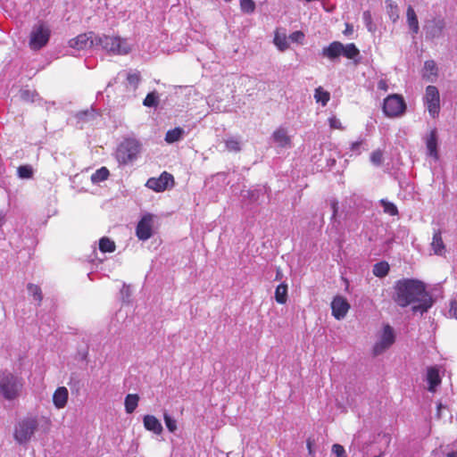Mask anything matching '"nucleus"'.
<instances>
[{
  "label": "nucleus",
  "mask_w": 457,
  "mask_h": 457,
  "mask_svg": "<svg viewBox=\"0 0 457 457\" xmlns=\"http://www.w3.org/2000/svg\"><path fill=\"white\" fill-rule=\"evenodd\" d=\"M395 291L394 301L401 307H406L416 302L420 303L412 306L413 312H427L433 304L432 298L421 281L409 278L398 280L395 283Z\"/></svg>",
  "instance_id": "obj_1"
},
{
  "label": "nucleus",
  "mask_w": 457,
  "mask_h": 457,
  "mask_svg": "<svg viewBox=\"0 0 457 457\" xmlns=\"http://www.w3.org/2000/svg\"><path fill=\"white\" fill-rule=\"evenodd\" d=\"M23 388L21 378L12 373H4L0 377V395L8 401L18 398Z\"/></svg>",
  "instance_id": "obj_2"
},
{
  "label": "nucleus",
  "mask_w": 457,
  "mask_h": 457,
  "mask_svg": "<svg viewBox=\"0 0 457 457\" xmlns=\"http://www.w3.org/2000/svg\"><path fill=\"white\" fill-rule=\"evenodd\" d=\"M96 46H101L107 53L114 55H124L130 52V46L125 38L120 37L97 36Z\"/></svg>",
  "instance_id": "obj_3"
},
{
  "label": "nucleus",
  "mask_w": 457,
  "mask_h": 457,
  "mask_svg": "<svg viewBox=\"0 0 457 457\" xmlns=\"http://www.w3.org/2000/svg\"><path fill=\"white\" fill-rule=\"evenodd\" d=\"M360 54V51L353 43L343 45L339 41H333L321 51V55L329 60H335L340 55L347 59H354Z\"/></svg>",
  "instance_id": "obj_4"
},
{
  "label": "nucleus",
  "mask_w": 457,
  "mask_h": 457,
  "mask_svg": "<svg viewBox=\"0 0 457 457\" xmlns=\"http://www.w3.org/2000/svg\"><path fill=\"white\" fill-rule=\"evenodd\" d=\"M141 151V144L135 138L124 139L117 147L115 157L120 164L126 165L135 161Z\"/></svg>",
  "instance_id": "obj_5"
},
{
  "label": "nucleus",
  "mask_w": 457,
  "mask_h": 457,
  "mask_svg": "<svg viewBox=\"0 0 457 457\" xmlns=\"http://www.w3.org/2000/svg\"><path fill=\"white\" fill-rule=\"evenodd\" d=\"M38 422L35 417L20 420L14 427L13 437L20 445L28 443L37 430Z\"/></svg>",
  "instance_id": "obj_6"
},
{
  "label": "nucleus",
  "mask_w": 457,
  "mask_h": 457,
  "mask_svg": "<svg viewBox=\"0 0 457 457\" xmlns=\"http://www.w3.org/2000/svg\"><path fill=\"white\" fill-rule=\"evenodd\" d=\"M406 104L400 95H390L384 100L383 111L388 117H396L405 112Z\"/></svg>",
  "instance_id": "obj_7"
},
{
  "label": "nucleus",
  "mask_w": 457,
  "mask_h": 457,
  "mask_svg": "<svg viewBox=\"0 0 457 457\" xmlns=\"http://www.w3.org/2000/svg\"><path fill=\"white\" fill-rule=\"evenodd\" d=\"M395 341V335L389 324L383 326L379 340L373 346V354L379 355L388 349Z\"/></svg>",
  "instance_id": "obj_8"
},
{
  "label": "nucleus",
  "mask_w": 457,
  "mask_h": 457,
  "mask_svg": "<svg viewBox=\"0 0 457 457\" xmlns=\"http://www.w3.org/2000/svg\"><path fill=\"white\" fill-rule=\"evenodd\" d=\"M424 102L430 116L436 118L440 112V95L436 87H427Z\"/></svg>",
  "instance_id": "obj_9"
},
{
  "label": "nucleus",
  "mask_w": 457,
  "mask_h": 457,
  "mask_svg": "<svg viewBox=\"0 0 457 457\" xmlns=\"http://www.w3.org/2000/svg\"><path fill=\"white\" fill-rule=\"evenodd\" d=\"M49 37V29L44 24H39L31 31L29 38L30 48L34 50L42 48L47 44Z\"/></svg>",
  "instance_id": "obj_10"
},
{
  "label": "nucleus",
  "mask_w": 457,
  "mask_h": 457,
  "mask_svg": "<svg viewBox=\"0 0 457 457\" xmlns=\"http://www.w3.org/2000/svg\"><path fill=\"white\" fill-rule=\"evenodd\" d=\"M145 186L155 192H163L174 186V178L170 173L163 171L159 178H150Z\"/></svg>",
  "instance_id": "obj_11"
},
{
  "label": "nucleus",
  "mask_w": 457,
  "mask_h": 457,
  "mask_svg": "<svg viewBox=\"0 0 457 457\" xmlns=\"http://www.w3.org/2000/svg\"><path fill=\"white\" fill-rule=\"evenodd\" d=\"M154 215L145 214L138 221L136 228V235L139 240L145 241L153 236Z\"/></svg>",
  "instance_id": "obj_12"
},
{
  "label": "nucleus",
  "mask_w": 457,
  "mask_h": 457,
  "mask_svg": "<svg viewBox=\"0 0 457 457\" xmlns=\"http://www.w3.org/2000/svg\"><path fill=\"white\" fill-rule=\"evenodd\" d=\"M96 37L92 31L79 34L69 41V46L78 50L90 48L96 46Z\"/></svg>",
  "instance_id": "obj_13"
},
{
  "label": "nucleus",
  "mask_w": 457,
  "mask_h": 457,
  "mask_svg": "<svg viewBox=\"0 0 457 457\" xmlns=\"http://www.w3.org/2000/svg\"><path fill=\"white\" fill-rule=\"evenodd\" d=\"M350 309L347 300L341 295H337L331 302L332 315L337 320L344 319Z\"/></svg>",
  "instance_id": "obj_14"
},
{
  "label": "nucleus",
  "mask_w": 457,
  "mask_h": 457,
  "mask_svg": "<svg viewBox=\"0 0 457 457\" xmlns=\"http://www.w3.org/2000/svg\"><path fill=\"white\" fill-rule=\"evenodd\" d=\"M69 399V391L65 386H59L53 394V403L57 409L66 406Z\"/></svg>",
  "instance_id": "obj_15"
},
{
  "label": "nucleus",
  "mask_w": 457,
  "mask_h": 457,
  "mask_svg": "<svg viewBox=\"0 0 457 457\" xmlns=\"http://www.w3.org/2000/svg\"><path fill=\"white\" fill-rule=\"evenodd\" d=\"M445 28V21L440 19L431 21L426 27V34L429 38L439 37Z\"/></svg>",
  "instance_id": "obj_16"
},
{
  "label": "nucleus",
  "mask_w": 457,
  "mask_h": 457,
  "mask_svg": "<svg viewBox=\"0 0 457 457\" xmlns=\"http://www.w3.org/2000/svg\"><path fill=\"white\" fill-rule=\"evenodd\" d=\"M431 248L436 255H445L446 249L442 237V232L440 229L435 230L433 233Z\"/></svg>",
  "instance_id": "obj_17"
},
{
  "label": "nucleus",
  "mask_w": 457,
  "mask_h": 457,
  "mask_svg": "<svg viewBox=\"0 0 457 457\" xmlns=\"http://www.w3.org/2000/svg\"><path fill=\"white\" fill-rule=\"evenodd\" d=\"M144 427L146 430L152 431L156 435L162 433V426L160 420L154 415H145L143 418Z\"/></svg>",
  "instance_id": "obj_18"
},
{
  "label": "nucleus",
  "mask_w": 457,
  "mask_h": 457,
  "mask_svg": "<svg viewBox=\"0 0 457 457\" xmlns=\"http://www.w3.org/2000/svg\"><path fill=\"white\" fill-rule=\"evenodd\" d=\"M426 146L428 149V155L433 157L435 160L438 159L437 152V132L436 129L430 130L426 139Z\"/></svg>",
  "instance_id": "obj_19"
},
{
  "label": "nucleus",
  "mask_w": 457,
  "mask_h": 457,
  "mask_svg": "<svg viewBox=\"0 0 457 457\" xmlns=\"http://www.w3.org/2000/svg\"><path fill=\"white\" fill-rule=\"evenodd\" d=\"M427 381L428 383V391L434 393L436 386L441 384L439 370L436 367H429L427 370Z\"/></svg>",
  "instance_id": "obj_20"
},
{
  "label": "nucleus",
  "mask_w": 457,
  "mask_h": 457,
  "mask_svg": "<svg viewBox=\"0 0 457 457\" xmlns=\"http://www.w3.org/2000/svg\"><path fill=\"white\" fill-rule=\"evenodd\" d=\"M273 139L280 147L291 146V138L287 136V130L279 128L273 133Z\"/></svg>",
  "instance_id": "obj_21"
},
{
  "label": "nucleus",
  "mask_w": 457,
  "mask_h": 457,
  "mask_svg": "<svg viewBox=\"0 0 457 457\" xmlns=\"http://www.w3.org/2000/svg\"><path fill=\"white\" fill-rule=\"evenodd\" d=\"M407 22L410 29L412 30L414 34L419 32V21L414 9L411 6L407 8Z\"/></svg>",
  "instance_id": "obj_22"
},
{
  "label": "nucleus",
  "mask_w": 457,
  "mask_h": 457,
  "mask_svg": "<svg viewBox=\"0 0 457 457\" xmlns=\"http://www.w3.org/2000/svg\"><path fill=\"white\" fill-rule=\"evenodd\" d=\"M275 300L279 304H285L287 301V285L279 284L275 290Z\"/></svg>",
  "instance_id": "obj_23"
},
{
  "label": "nucleus",
  "mask_w": 457,
  "mask_h": 457,
  "mask_svg": "<svg viewBox=\"0 0 457 457\" xmlns=\"http://www.w3.org/2000/svg\"><path fill=\"white\" fill-rule=\"evenodd\" d=\"M314 99L317 103H320L322 106H326L330 100V94L324 90L322 87H318L314 91Z\"/></svg>",
  "instance_id": "obj_24"
},
{
  "label": "nucleus",
  "mask_w": 457,
  "mask_h": 457,
  "mask_svg": "<svg viewBox=\"0 0 457 457\" xmlns=\"http://www.w3.org/2000/svg\"><path fill=\"white\" fill-rule=\"evenodd\" d=\"M139 396L137 394H129L125 398V410L132 413L138 405Z\"/></svg>",
  "instance_id": "obj_25"
},
{
  "label": "nucleus",
  "mask_w": 457,
  "mask_h": 457,
  "mask_svg": "<svg viewBox=\"0 0 457 457\" xmlns=\"http://www.w3.org/2000/svg\"><path fill=\"white\" fill-rule=\"evenodd\" d=\"M183 134H184V130H183V129H181L179 127H177L173 129H170L167 131V133L165 135V141L168 144L175 143L182 137Z\"/></svg>",
  "instance_id": "obj_26"
},
{
  "label": "nucleus",
  "mask_w": 457,
  "mask_h": 457,
  "mask_svg": "<svg viewBox=\"0 0 457 457\" xmlns=\"http://www.w3.org/2000/svg\"><path fill=\"white\" fill-rule=\"evenodd\" d=\"M390 267L386 262H379L373 266V274L378 278H384L389 272Z\"/></svg>",
  "instance_id": "obj_27"
},
{
  "label": "nucleus",
  "mask_w": 457,
  "mask_h": 457,
  "mask_svg": "<svg viewBox=\"0 0 457 457\" xmlns=\"http://www.w3.org/2000/svg\"><path fill=\"white\" fill-rule=\"evenodd\" d=\"M109 175V170L106 167H101L91 175V180L93 183H99L106 180Z\"/></svg>",
  "instance_id": "obj_28"
},
{
  "label": "nucleus",
  "mask_w": 457,
  "mask_h": 457,
  "mask_svg": "<svg viewBox=\"0 0 457 457\" xmlns=\"http://www.w3.org/2000/svg\"><path fill=\"white\" fill-rule=\"evenodd\" d=\"M99 249L102 253H112L115 251L116 245L112 240L104 237L99 240Z\"/></svg>",
  "instance_id": "obj_29"
},
{
  "label": "nucleus",
  "mask_w": 457,
  "mask_h": 457,
  "mask_svg": "<svg viewBox=\"0 0 457 457\" xmlns=\"http://www.w3.org/2000/svg\"><path fill=\"white\" fill-rule=\"evenodd\" d=\"M274 44L280 51H285L289 47L286 34H280L278 31H276L275 33Z\"/></svg>",
  "instance_id": "obj_30"
},
{
  "label": "nucleus",
  "mask_w": 457,
  "mask_h": 457,
  "mask_svg": "<svg viewBox=\"0 0 457 457\" xmlns=\"http://www.w3.org/2000/svg\"><path fill=\"white\" fill-rule=\"evenodd\" d=\"M436 76L437 75V67L436 62L433 60L426 61L424 63V78H428L429 76Z\"/></svg>",
  "instance_id": "obj_31"
},
{
  "label": "nucleus",
  "mask_w": 457,
  "mask_h": 457,
  "mask_svg": "<svg viewBox=\"0 0 457 457\" xmlns=\"http://www.w3.org/2000/svg\"><path fill=\"white\" fill-rule=\"evenodd\" d=\"M27 289L29 293L34 297V299L37 301L38 303H40L43 299L41 288L37 285L29 283Z\"/></svg>",
  "instance_id": "obj_32"
},
{
  "label": "nucleus",
  "mask_w": 457,
  "mask_h": 457,
  "mask_svg": "<svg viewBox=\"0 0 457 457\" xmlns=\"http://www.w3.org/2000/svg\"><path fill=\"white\" fill-rule=\"evenodd\" d=\"M159 104V96L156 92L148 93L143 101V104L146 107H156Z\"/></svg>",
  "instance_id": "obj_33"
},
{
  "label": "nucleus",
  "mask_w": 457,
  "mask_h": 457,
  "mask_svg": "<svg viewBox=\"0 0 457 457\" xmlns=\"http://www.w3.org/2000/svg\"><path fill=\"white\" fill-rule=\"evenodd\" d=\"M380 204L383 207L384 212H386L391 216H395L398 214V209L395 206V204H394L393 203H390L386 200L382 199V200H380Z\"/></svg>",
  "instance_id": "obj_34"
},
{
  "label": "nucleus",
  "mask_w": 457,
  "mask_h": 457,
  "mask_svg": "<svg viewBox=\"0 0 457 457\" xmlns=\"http://www.w3.org/2000/svg\"><path fill=\"white\" fill-rule=\"evenodd\" d=\"M226 149L228 152H239L241 150L240 142L236 138H228L225 141Z\"/></svg>",
  "instance_id": "obj_35"
},
{
  "label": "nucleus",
  "mask_w": 457,
  "mask_h": 457,
  "mask_svg": "<svg viewBox=\"0 0 457 457\" xmlns=\"http://www.w3.org/2000/svg\"><path fill=\"white\" fill-rule=\"evenodd\" d=\"M383 151L380 150V149H377L375 151H373L370 154V162L376 165V166H379L383 163V161H384V158H383Z\"/></svg>",
  "instance_id": "obj_36"
},
{
  "label": "nucleus",
  "mask_w": 457,
  "mask_h": 457,
  "mask_svg": "<svg viewBox=\"0 0 457 457\" xmlns=\"http://www.w3.org/2000/svg\"><path fill=\"white\" fill-rule=\"evenodd\" d=\"M17 171L21 179H30L33 176V170L29 165H21L18 168Z\"/></svg>",
  "instance_id": "obj_37"
},
{
  "label": "nucleus",
  "mask_w": 457,
  "mask_h": 457,
  "mask_svg": "<svg viewBox=\"0 0 457 457\" xmlns=\"http://www.w3.org/2000/svg\"><path fill=\"white\" fill-rule=\"evenodd\" d=\"M240 8L245 13H252L255 9V4L253 0H239Z\"/></svg>",
  "instance_id": "obj_38"
},
{
  "label": "nucleus",
  "mask_w": 457,
  "mask_h": 457,
  "mask_svg": "<svg viewBox=\"0 0 457 457\" xmlns=\"http://www.w3.org/2000/svg\"><path fill=\"white\" fill-rule=\"evenodd\" d=\"M163 420L168 430L174 433L177 430V421L171 418L167 412L163 414Z\"/></svg>",
  "instance_id": "obj_39"
},
{
  "label": "nucleus",
  "mask_w": 457,
  "mask_h": 457,
  "mask_svg": "<svg viewBox=\"0 0 457 457\" xmlns=\"http://www.w3.org/2000/svg\"><path fill=\"white\" fill-rule=\"evenodd\" d=\"M140 73L138 71L129 73L127 76V81L129 85L133 86L135 88L137 87L139 82H140Z\"/></svg>",
  "instance_id": "obj_40"
},
{
  "label": "nucleus",
  "mask_w": 457,
  "mask_h": 457,
  "mask_svg": "<svg viewBox=\"0 0 457 457\" xmlns=\"http://www.w3.org/2000/svg\"><path fill=\"white\" fill-rule=\"evenodd\" d=\"M332 452L337 457H347L344 446L339 444L333 445Z\"/></svg>",
  "instance_id": "obj_41"
},
{
  "label": "nucleus",
  "mask_w": 457,
  "mask_h": 457,
  "mask_svg": "<svg viewBox=\"0 0 457 457\" xmlns=\"http://www.w3.org/2000/svg\"><path fill=\"white\" fill-rule=\"evenodd\" d=\"M328 124L332 129H343L341 121L336 116H331L328 118Z\"/></svg>",
  "instance_id": "obj_42"
},
{
  "label": "nucleus",
  "mask_w": 457,
  "mask_h": 457,
  "mask_svg": "<svg viewBox=\"0 0 457 457\" xmlns=\"http://www.w3.org/2000/svg\"><path fill=\"white\" fill-rule=\"evenodd\" d=\"M289 38L294 41L302 44L304 39L303 32L297 30L290 34Z\"/></svg>",
  "instance_id": "obj_43"
},
{
  "label": "nucleus",
  "mask_w": 457,
  "mask_h": 457,
  "mask_svg": "<svg viewBox=\"0 0 457 457\" xmlns=\"http://www.w3.org/2000/svg\"><path fill=\"white\" fill-rule=\"evenodd\" d=\"M363 143H364V141L362 139L359 140V141L353 142L351 144L350 150L353 153H356L357 154H361L360 148L363 145Z\"/></svg>",
  "instance_id": "obj_44"
},
{
  "label": "nucleus",
  "mask_w": 457,
  "mask_h": 457,
  "mask_svg": "<svg viewBox=\"0 0 457 457\" xmlns=\"http://www.w3.org/2000/svg\"><path fill=\"white\" fill-rule=\"evenodd\" d=\"M449 312H450L451 316L457 319V302L456 301L451 302Z\"/></svg>",
  "instance_id": "obj_45"
},
{
  "label": "nucleus",
  "mask_w": 457,
  "mask_h": 457,
  "mask_svg": "<svg viewBox=\"0 0 457 457\" xmlns=\"http://www.w3.org/2000/svg\"><path fill=\"white\" fill-rule=\"evenodd\" d=\"M331 209L333 211L332 218H336L338 212V203L337 200H332L330 203Z\"/></svg>",
  "instance_id": "obj_46"
},
{
  "label": "nucleus",
  "mask_w": 457,
  "mask_h": 457,
  "mask_svg": "<svg viewBox=\"0 0 457 457\" xmlns=\"http://www.w3.org/2000/svg\"><path fill=\"white\" fill-rule=\"evenodd\" d=\"M378 89L382 90V91H384V92L387 91V89H388V85H387L386 80H385V79H380V80L378 82Z\"/></svg>",
  "instance_id": "obj_47"
},
{
  "label": "nucleus",
  "mask_w": 457,
  "mask_h": 457,
  "mask_svg": "<svg viewBox=\"0 0 457 457\" xmlns=\"http://www.w3.org/2000/svg\"><path fill=\"white\" fill-rule=\"evenodd\" d=\"M306 445H307L309 455L313 457L314 456V451L312 449L313 441L311 438H308L306 441Z\"/></svg>",
  "instance_id": "obj_48"
},
{
  "label": "nucleus",
  "mask_w": 457,
  "mask_h": 457,
  "mask_svg": "<svg viewBox=\"0 0 457 457\" xmlns=\"http://www.w3.org/2000/svg\"><path fill=\"white\" fill-rule=\"evenodd\" d=\"M353 32V27L350 23H345V29L343 31V34L345 36H350Z\"/></svg>",
  "instance_id": "obj_49"
},
{
  "label": "nucleus",
  "mask_w": 457,
  "mask_h": 457,
  "mask_svg": "<svg viewBox=\"0 0 457 457\" xmlns=\"http://www.w3.org/2000/svg\"><path fill=\"white\" fill-rule=\"evenodd\" d=\"M363 19L366 21L367 26L371 24V14H370V11H365L363 12Z\"/></svg>",
  "instance_id": "obj_50"
},
{
  "label": "nucleus",
  "mask_w": 457,
  "mask_h": 457,
  "mask_svg": "<svg viewBox=\"0 0 457 457\" xmlns=\"http://www.w3.org/2000/svg\"><path fill=\"white\" fill-rule=\"evenodd\" d=\"M446 457H457V452L448 453Z\"/></svg>",
  "instance_id": "obj_51"
},
{
  "label": "nucleus",
  "mask_w": 457,
  "mask_h": 457,
  "mask_svg": "<svg viewBox=\"0 0 457 457\" xmlns=\"http://www.w3.org/2000/svg\"><path fill=\"white\" fill-rule=\"evenodd\" d=\"M443 407V404L441 403H439L437 404V416L440 417V411H441V408Z\"/></svg>",
  "instance_id": "obj_52"
},
{
  "label": "nucleus",
  "mask_w": 457,
  "mask_h": 457,
  "mask_svg": "<svg viewBox=\"0 0 457 457\" xmlns=\"http://www.w3.org/2000/svg\"><path fill=\"white\" fill-rule=\"evenodd\" d=\"M4 220V215L2 212H0V227L2 226Z\"/></svg>",
  "instance_id": "obj_53"
},
{
  "label": "nucleus",
  "mask_w": 457,
  "mask_h": 457,
  "mask_svg": "<svg viewBox=\"0 0 457 457\" xmlns=\"http://www.w3.org/2000/svg\"><path fill=\"white\" fill-rule=\"evenodd\" d=\"M226 2H230L231 0H225Z\"/></svg>",
  "instance_id": "obj_54"
}]
</instances>
